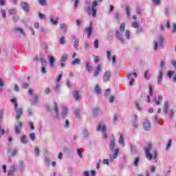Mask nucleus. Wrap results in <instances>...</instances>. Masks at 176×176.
I'll use <instances>...</instances> for the list:
<instances>
[{
	"instance_id": "obj_1",
	"label": "nucleus",
	"mask_w": 176,
	"mask_h": 176,
	"mask_svg": "<svg viewBox=\"0 0 176 176\" xmlns=\"http://www.w3.org/2000/svg\"><path fill=\"white\" fill-rule=\"evenodd\" d=\"M144 149L146 159L150 161L153 159L155 163H157V150L154 149L152 151V153H151V151L152 150L151 144H148L147 146L144 148Z\"/></svg>"
},
{
	"instance_id": "obj_2",
	"label": "nucleus",
	"mask_w": 176,
	"mask_h": 176,
	"mask_svg": "<svg viewBox=\"0 0 176 176\" xmlns=\"http://www.w3.org/2000/svg\"><path fill=\"white\" fill-rule=\"evenodd\" d=\"M97 6H98V1H94L91 6H89L87 8V12H88V14L89 16H92L93 17H96V14L97 13V9H96V8H97Z\"/></svg>"
},
{
	"instance_id": "obj_3",
	"label": "nucleus",
	"mask_w": 176,
	"mask_h": 176,
	"mask_svg": "<svg viewBox=\"0 0 176 176\" xmlns=\"http://www.w3.org/2000/svg\"><path fill=\"white\" fill-rule=\"evenodd\" d=\"M10 101L14 103L15 112L16 113V120H19L23 113V110L21 109V108H19V104H17L16 98H12Z\"/></svg>"
},
{
	"instance_id": "obj_4",
	"label": "nucleus",
	"mask_w": 176,
	"mask_h": 176,
	"mask_svg": "<svg viewBox=\"0 0 176 176\" xmlns=\"http://www.w3.org/2000/svg\"><path fill=\"white\" fill-rule=\"evenodd\" d=\"M96 130L98 131H102L103 133V137L105 140H107V133H105V131L107 130V126H105V124L104 123H100L98 125V127L96 128Z\"/></svg>"
},
{
	"instance_id": "obj_5",
	"label": "nucleus",
	"mask_w": 176,
	"mask_h": 176,
	"mask_svg": "<svg viewBox=\"0 0 176 176\" xmlns=\"http://www.w3.org/2000/svg\"><path fill=\"white\" fill-rule=\"evenodd\" d=\"M110 79H111V72L109 70H107L103 74V82L107 83V82H109Z\"/></svg>"
},
{
	"instance_id": "obj_6",
	"label": "nucleus",
	"mask_w": 176,
	"mask_h": 176,
	"mask_svg": "<svg viewBox=\"0 0 176 176\" xmlns=\"http://www.w3.org/2000/svg\"><path fill=\"white\" fill-rule=\"evenodd\" d=\"M34 60L36 61H39V60H41V65L42 67H46V65H47V63H46V60L45 59V58H43V56H37L34 58Z\"/></svg>"
},
{
	"instance_id": "obj_7",
	"label": "nucleus",
	"mask_w": 176,
	"mask_h": 176,
	"mask_svg": "<svg viewBox=\"0 0 176 176\" xmlns=\"http://www.w3.org/2000/svg\"><path fill=\"white\" fill-rule=\"evenodd\" d=\"M143 127L146 131H149L151 130V122H149V120H144L143 122Z\"/></svg>"
},
{
	"instance_id": "obj_8",
	"label": "nucleus",
	"mask_w": 176,
	"mask_h": 176,
	"mask_svg": "<svg viewBox=\"0 0 176 176\" xmlns=\"http://www.w3.org/2000/svg\"><path fill=\"white\" fill-rule=\"evenodd\" d=\"M133 76H135V78H137V73H131L127 75L128 79L131 80L129 82L130 86H133V82H134V78Z\"/></svg>"
},
{
	"instance_id": "obj_9",
	"label": "nucleus",
	"mask_w": 176,
	"mask_h": 176,
	"mask_svg": "<svg viewBox=\"0 0 176 176\" xmlns=\"http://www.w3.org/2000/svg\"><path fill=\"white\" fill-rule=\"evenodd\" d=\"M85 31L88 34V38H90V35H91V31H93V22H90L89 26L85 28Z\"/></svg>"
},
{
	"instance_id": "obj_10",
	"label": "nucleus",
	"mask_w": 176,
	"mask_h": 176,
	"mask_svg": "<svg viewBox=\"0 0 176 176\" xmlns=\"http://www.w3.org/2000/svg\"><path fill=\"white\" fill-rule=\"evenodd\" d=\"M14 173H16V166H14V165H12L10 166V170L8 172V175L14 176Z\"/></svg>"
},
{
	"instance_id": "obj_11",
	"label": "nucleus",
	"mask_w": 176,
	"mask_h": 176,
	"mask_svg": "<svg viewBox=\"0 0 176 176\" xmlns=\"http://www.w3.org/2000/svg\"><path fill=\"white\" fill-rule=\"evenodd\" d=\"M115 138L113 137L111 140H110V144H109V148H110V151L111 152H113V149H115Z\"/></svg>"
},
{
	"instance_id": "obj_12",
	"label": "nucleus",
	"mask_w": 176,
	"mask_h": 176,
	"mask_svg": "<svg viewBox=\"0 0 176 176\" xmlns=\"http://www.w3.org/2000/svg\"><path fill=\"white\" fill-rule=\"evenodd\" d=\"M21 6L25 12H30V7L28 6V3L21 2Z\"/></svg>"
},
{
	"instance_id": "obj_13",
	"label": "nucleus",
	"mask_w": 176,
	"mask_h": 176,
	"mask_svg": "<svg viewBox=\"0 0 176 176\" xmlns=\"http://www.w3.org/2000/svg\"><path fill=\"white\" fill-rule=\"evenodd\" d=\"M100 69H101V65L98 64L96 67V69L94 70V76L96 78V76H98V74H100Z\"/></svg>"
},
{
	"instance_id": "obj_14",
	"label": "nucleus",
	"mask_w": 176,
	"mask_h": 176,
	"mask_svg": "<svg viewBox=\"0 0 176 176\" xmlns=\"http://www.w3.org/2000/svg\"><path fill=\"white\" fill-rule=\"evenodd\" d=\"M153 93V90L152 89V85H148V94L149 96H147V102H151V98L149 97H151L152 94Z\"/></svg>"
},
{
	"instance_id": "obj_15",
	"label": "nucleus",
	"mask_w": 176,
	"mask_h": 176,
	"mask_svg": "<svg viewBox=\"0 0 176 176\" xmlns=\"http://www.w3.org/2000/svg\"><path fill=\"white\" fill-rule=\"evenodd\" d=\"M21 126H23V124L21 122H18V125L15 126V134H20V130H21Z\"/></svg>"
},
{
	"instance_id": "obj_16",
	"label": "nucleus",
	"mask_w": 176,
	"mask_h": 176,
	"mask_svg": "<svg viewBox=\"0 0 176 176\" xmlns=\"http://www.w3.org/2000/svg\"><path fill=\"white\" fill-rule=\"evenodd\" d=\"M116 38H117V39H118V41H120V42L122 43H123L124 42V39L122 36V33H120V32H119V30L116 31Z\"/></svg>"
},
{
	"instance_id": "obj_17",
	"label": "nucleus",
	"mask_w": 176,
	"mask_h": 176,
	"mask_svg": "<svg viewBox=\"0 0 176 176\" xmlns=\"http://www.w3.org/2000/svg\"><path fill=\"white\" fill-rule=\"evenodd\" d=\"M73 97L76 100V101H79L80 100V95H79V91H74Z\"/></svg>"
},
{
	"instance_id": "obj_18",
	"label": "nucleus",
	"mask_w": 176,
	"mask_h": 176,
	"mask_svg": "<svg viewBox=\"0 0 176 176\" xmlns=\"http://www.w3.org/2000/svg\"><path fill=\"white\" fill-rule=\"evenodd\" d=\"M48 58H49L50 65L52 67H54V61H56L54 56H49Z\"/></svg>"
},
{
	"instance_id": "obj_19",
	"label": "nucleus",
	"mask_w": 176,
	"mask_h": 176,
	"mask_svg": "<svg viewBox=\"0 0 176 176\" xmlns=\"http://www.w3.org/2000/svg\"><path fill=\"white\" fill-rule=\"evenodd\" d=\"M118 144L121 145V146L124 147V139L123 138V134L120 135V138L118 140Z\"/></svg>"
},
{
	"instance_id": "obj_20",
	"label": "nucleus",
	"mask_w": 176,
	"mask_h": 176,
	"mask_svg": "<svg viewBox=\"0 0 176 176\" xmlns=\"http://www.w3.org/2000/svg\"><path fill=\"white\" fill-rule=\"evenodd\" d=\"M162 79H163V70L159 72V76L157 78L158 85H160L162 83Z\"/></svg>"
},
{
	"instance_id": "obj_21",
	"label": "nucleus",
	"mask_w": 176,
	"mask_h": 176,
	"mask_svg": "<svg viewBox=\"0 0 176 176\" xmlns=\"http://www.w3.org/2000/svg\"><path fill=\"white\" fill-rule=\"evenodd\" d=\"M85 66H86L87 72L90 74L91 72V70L93 69V66L90 65V63L89 62L85 63Z\"/></svg>"
},
{
	"instance_id": "obj_22",
	"label": "nucleus",
	"mask_w": 176,
	"mask_h": 176,
	"mask_svg": "<svg viewBox=\"0 0 176 176\" xmlns=\"http://www.w3.org/2000/svg\"><path fill=\"white\" fill-rule=\"evenodd\" d=\"M68 113V109L66 107H63L62 108V116L63 118H65L67 114Z\"/></svg>"
},
{
	"instance_id": "obj_23",
	"label": "nucleus",
	"mask_w": 176,
	"mask_h": 176,
	"mask_svg": "<svg viewBox=\"0 0 176 176\" xmlns=\"http://www.w3.org/2000/svg\"><path fill=\"white\" fill-rule=\"evenodd\" d=\"M109 162H113V158H112V157L110 156V159H104L102 160V163L103 164H107V166H109Z\"/></svg>"
},
{
	"instance_id": "obj_24",
	"label": "nucleus",
	"mask_w": 176,
	"mask_h": 176,
	"mask_svg": "<svg viewBox=\"0 0 176 176\" xmlns=\"http://www.w3.org/2000/svg\"><path fill=\"white\" fill-rule=\"evenodd\" d=\"M162 100H163V96H160L158 97V100H156V97H154L153 98V101H155L156 105H160V101H162Z\"/></svg>"
},
{
	"instance_id": "obj_25",
	"label": "nucleus",
	"mask_w": 176,
	"mask_h": 176,
	"mask_svg": "<svg viewBox=\"0 0 176 176\" xmlns=\"http://www.w3.org/2000/svg\"><path fill=\"white\" fill-rule=\"evenodd\" d=\"M67 60H68V54L65 53L62 55L60 61L65 63V61H67Z\"/></svg>"
},
{
	"instance_id": "obj_26",
	"label": "nucleus",
	"mask_w": 176,
	"mask_h": 176,
	"mask_svg": "<svg viewBox=\"0 0 176 176\" xmlns=\"http://www.w3.org/2000/svg\"><path fill=\"white\" fill-rule=\"evenodd\" d=\"M164 112L167 113L168 112V108H170V105L168 104V101H166L164 104Z\"/></svg>"
},
{
	"instance_id": "obj_27",
	"label": "nucleus",
	"mask_w": 176,
	"mask_h": 176,
	"mask_svg": "<svg viewBox=\"0 0 176 176\" xmlns=\"http://www.w3.org/2000/svg\"><path fill=\"white\" fill-rule=\"evenodd\" d=\"M32 105H36V104H38V95H35L34 97H33V99L31 100Z\"/></svg>"
},
{
	"instance_id": "obj_28",
	"label": "nucleus",
	"mask_w": 176,
	"mask_h": 176,
	"mask_svg": "<svg viewBox=\"0 0 176 176\" xmlns=\"http://www.w3.org/2000/svg\"><path fill=\"white\" fill-rule=\"evenodd\" d=\"M100 113H101V111H100V109L96 107L94 109V111H93L94 116H97V115H98Z\"/></svg>"
},
{
	"instance_id": "obj_29",
	"label": "nucleus",
	"mask_w": 176,
	"mask_h": 176,
	"mask_svg": "<svg viewBox=\"0 0 176 176\" xmlns=\"http://www.w3.org/2000/svg\"><path fill=\"white\" fill-rule=\"evenodd\" d=\"M80 64V58H75L72 62V65H76Z\"/></svg>"
},
{
	"instance_id": "obj_30",
	"label": "nucleus",
	"mask_w": 176,
	"mask_h": 176,
	"mask_svg": "<svg viewBox=\"0 0 176 176\" xmlns=\"http://www.w3.org/2000/svg\"><path fill=\"white\" fill-rule=\"evenodd\" d=\"M138 118V117L137 116V115L135 114V116H134L135 121H134V123H133V127L135 129H138V122H137Z\"/></svg>"
},
{
	"instance_id": "obj_31",
	"label": "nucleus",
	"mask_w": 176,
	"mask_h": 176,
	"mask_svg": "<svg viewBox=\"0 0 176 176\" xmlns=\"http://www.w3.org/2000/svg\"><path fill=\"white\" fill-rule=\"evenodd\" d=\"M118 155H119V148H116L113 155V159H116V157H118Z\"/></svg>"
},
{
	"instance_id": "obj_32",
	"label": "nucleus",
	"mask_w": 176,
	"mask_h": 176,
	"mask_svg": "<svg viewBox=\"0 0 176 176\" xmlns=\"http://www.w3.org/2000/svg\"><path fill=\"white\" fill-rule=\"evenodd\" d=\"M50 20L51 23H52L54 25H57L58 24V19H53L52 16L50 17Z\"/></svg>"
},
{
	"instance_id": "obj_33",
	"label": "nucleus",
	"mask_w": 176,
	"mask_h": 176,
	"mask_svg": "<svg viewBox=\"0 0 176 176\" xmlns=\"http://www.w3.org/2000/svg\"><path fill=\"white\" fill-rule=\"evenodd\" d=\"M60 30H63V32H67V25L62 23L60 25Z\"/></svg>"
},
{
	"instance_id": "obj_34",
	"label": "nucleus",
	"mask_w": 176,
	"mask_h": 176,
	"mask_svg": "<svg viewBox=\"0 0 176 176\" xmlns=\"http://www.w3.org/2000/svg\"><path fill=\"white\" fill-rule=\"evenodd\" d=\"M38 2L41 6H46L47 5L46 0H38Z\"/></svg>"
},
{
	"instance_id": "obj_35",
	"label": "nucleus",
	"mask_w": 176,
	"mask_h": 176,
	"mask_svg": "<svg viewBox=\"0 0 176 176\" xmlns=\"http://www.w3.org/2000/svg\"><path fill=\"white\" fill-rule=\"evenodd\" d=\"M163 36H160L159 37V40H158V46H162L163 45Z\"/></svg>"
},
{
	"instance_id": "obj_36",
	"label": "nucleus",
	"mask_w": 176,
	"mask_h": 176,
	"mask_svg": "<svg viewBox=\"0 0 176 176\" xmlns=\"http://www.w3.org/2000/svg\"><path fill=\"white\" fill-rule=\"evenodd\" d=\"M131 27H133V28H139V25L137 21H133L131 23Z\"/></svg>"
},
{
	"instance_id": "obj_37",
	"label": "nucleus",
	"mask_w": 176,
	"mask_h": 176,
	"mask_svg": "<svg viewBox=\"0 0 176 176\" xmlns=\"http://www.w3.org/2000/svg\"><path fill=\"white\" fill-rule=\"evenodd\" d=\"M124 30H126V26L124 25V23H121L120 26V32H123L124 31Z\"/></svg>"
},
{
	"instance_id": "obj_38",
	"label": "nucleus",
	"mask_w": 176,
	"mask_h": 176,
	"mask_svg": "<svg viewBox=\"0 0 176 176\" xmlns=\"http://www.w3.org/2000/svg\"><path fill=\"white\" fill-rule=\"evenodd\" d=\"M148 74H149V70L147 69L144 72V78L146 79V80H149L150 78L149 76H148Z\"/></svg>"
},
{
	"instance_id": "obj_39",
	"label": "nucleus",
	"mask_w": 176,
	"mask_h": 176,
	"mask_svg": "<svg viewBox=\"0 0 176 176\" xmlns=\"http://www.w3.org/2000/svg\"><path fill=\"white\" fill-rule=\"evenodd\" d=\"M88 136H89V131H87V130H84V131L82 132L83 138H87Z\"/></svg>"
},
{
	"instance_id": "obj_40",
	"label": "nucleus",
	"mask_w": 176,
	"mask_h": 176,
	"mask_svg": "<svg viewBox=\"0 0 176 176\" xmlns=\"http://www.w3.org/2000/svg\"><path fill=\"white\" fill-rule=\"evenodd\" d=\"M38 17L41 19V20H46V15L39 12L38 13Z\"/></svg>"
},
{
	"instance_id": "obj_41",
	"label": "nucleus",
	"mask_w": 176,
	"mask_h": 176,
	"mask_svg": "<svg viewBox=\"0 0 176 176\" xmlns=\"http://www.w3.org/2000/svg\"><path fill=\"white\" fill-rule=\"evenodd\" d=\"M95 93H96V94H100V85L98 84L95 87Z\"/></svg>"
},
{
	"instance_id": "obj_42",
	"label": "nucleus",
	"mask_w": 176,
	"mask_h": 176,
	"mask_svg": "<svg viewBox=\"0 0 176 176\" xmlns=\"http://www.w3.org/2000/svg\"><path fill=\"white\" fill-rule=\"evenodd\" d=\"M78 46H79V38L76 39L74 43V47H75V49H76Z\"/></svg>"
},
{
	"instance_id": "obj_43",
	"label": "nucleus",
	"mask_w": 176,
	"mask_h": 176,
	"mask_svg": "<svg viewBox=\"0 0 176 176\" xmlns=\"http://www.w3.org/2000/svg\"><path fill=\"white\" fill-rule=\"evenodd\" d=\"M17 13V10L14 8L9 10V14H16Z\"/></svg>"
},
{
	"instance_id": "obj_44",
	"label": "nucleus",
	"mask_w": 176,
	"mask_h": 176,
	"mask_svg": "<svg viewBox=\"0 0 176 176\" xmlns=\"http://www.w3.org/2000/svg\"><path fill=\"white\" fill-rule=\"evenodd\" d=\"M54 107L55 113L57 115V113L58 112V108L57 107V102H54Z\"/></svg>"
},
{
	"instance_id": "obj_45",
	"label": "nucleus",
	"mask_w": 176,
	"mask_h": 176,
	"mask_svg": "<svg viewBox=\"0 0 176 176\" xmlns=\"http://www.w3.org/2000/svg\"><path fill=\"white\" fill-rule=\"evenodd\" d=\"M15 31H16L17 32H20L21 34H23L24 35V31L23 30V29H21V28H16Z\"/></svg>"
},
{
	"instance_id": "obj_46",
	"label": "nucleus",
	"mask_w": 176,
	"mask_h": 176,
	"mask_svg": "<svg viewBox=\"0 0 176 176\" xmlns=\"http://www.w3.org/2000/svg\"><path fill=\"white\" fill-rule=\"evenodd\" d=\"M23 165H24V162H23V161H21L19 162V170H20V171H23V168H24Z\"/></svg>"
},
{
	"instance_id": "obj_47",
	"label": "nucleus",
	"mask_w": 176,
	"mask_h": 176,
	"mask_svg": "<svg viewBox=\"0 0 176 176\" xmlns=\"http://www.w3.org/2000/svg\"><path fill=\"white\" fill-rule=\"evenodd\" d=\"M125 37L126 39H130V30H126Z\"/></svg>"
},
{
	"instance_id": "obj_48",
	"label": "nucleus",
	"mask_w": 176,
	"mask_h": 176,
	"mask_svg": "<svg viewBox=\"0 0 176 176\" xmlns=\"http://www.w3.org/2000/svg\"><path fill=\"white\" fill-rule=\"evenodd\" d=\"M138 162H140V158L136 157L133 162V165L137 167L138 166Z\"/></svg>"
},
{
	"instance_id": "obj_49",
	"label": "nucleus",
	"mask_w": 176,
	"mask_h": 176,
	"mask_svg": "<svg viewBox=\"0 0 176 176\" xmlns=\"http://www.w3.org/2000/svg\"><path fill=\"white\" fill-rule=\"evenodd\" d=\"M2 18L6 19V10L1 9Z\"/></svg>"
},
{
	"instance_id": "obj_50",
	"label": "nucleus",
	"mask_w": 176,
	"mask_h": 176,
	"mask_svg": "<svg viewBox=\"0 0 176 176\" xmlns=\"http://www.w3.org/2000/svg\"><path fill=\"white\" fill-rule=\"evenodd\" d=\"M21 142L22 144H27V138L25 136L21 138Z\"/></svg>"
},
{
	"instance_id": "obj_51",
	"label": "nucleus",
	"mask_w": 176,
	"mask_h": 176,
	"mask_svg": "<svg viewBox=\"0 0 176 176\" xmlns=\"http://www.w3.org/2000/svg\"><path fill=\"white\" fill-rule=\"evenodd\" d=\"M126 14L128 17L130 16V8L129 6H126Z\"/></svg>"
},
{
	"instance_id": "obj_52",
	"label": "nucleus",
	"mask_w": 176,
	"mask_h": 176,
	"mask_svg": "<svg viewBox=\"0 0 176 176\" xmlns=\"http://www.w3.org/2000/svg\"><path fill=\"white\" fill-rule=\"evenodd\" d=\"M60 45H64V43H65V36L60 37Z\"/></svg>"
},
{
	"instance_id": "obj_53",
	"label": "nucleus",
	"mask_w": 176,
	"mask_h": 176,
	"mask_svg": "<svg viewBox=\"0 0 176 176\" xmlns=\"http://www.w3.org/2000/svg\"><path fill=\"white\" fill-rule=\"evenodd\" d=\"M28 86H30V85L28 82H24L22 83L23 89H28Z\"/></svg>"
},
{
	"instance_id": "obj_54",
	"label": "nucleus",
	"mask_w": 176,
	"mask_h": 176,
	"mask_svg": "<svg viewBox=\"0 0 176 176\" xmlns=\"http://www.w3.org/2000/svg\"><path fill=\"white\" fill-rule=\"evenodd\" d=\"M94 46L95 49H98V39L95 40L94 43Z\"/></svg>"
},
{
	"instance_id": "obj_55",
	"label": "nucleus",
	"mask_w": 176,
	"mask_h": 176,
	"mask_svg": "<svg viewBox=\"0 0 176 176\" xmlns=\"http://www.w3.org/2000/svg\"><path fill=\"white\" fill-rule=\"evenodd\" d=\"M173 116H174V110L171 109L169 111V118L172 119Z\"/></svg>"
},
{
	"instance_id": "obj_56",
	"label": "nucleus",
	"mask_w": 176,
	"mask_h": 176,
	"mask_svg": "<svg viewBox=\"0 0 176 176\" xmlns=\"http://www.w3.org/2000/svg\"><path fill=\"white\" fill-rule=\"evenodd\" d=\"M30 140H31V141H35V133H31L30 135Z\"/></svg>"
},
{
	"instance_id": "obj_57",
	"label": "nucleus",
	"mask_w": 176,
	"mask_h": 176,
	"mask_svg": "<svg viewBox=\"0 0 176 176\" xmlns=\"http://www.w3.org/2000/svg\"><path fill=\"white\" fill-rule=\"evenodd\" d=\"M77 153L80 159L83 157V155H82V151H80V149H77Z\"/></svg>"
},
{
	"instance_id": "obj_58",
	"label": "nucleus",
	"mask_w": 176,
	"mask_h": 176,
	"mask_svg": "<svg viewBox=\"0 0 176 176\" xmlns=\"http://www.w3.org/2000/svg\"><path fill=\"white\" fill-rule=\"evenodd\" d=\"M170 64L174 67V68L176 69V60H170Z\"/></svg>"
},
{
	"instance_id": "obj_59",
	"label": "nucleus",
	"mask_w": 176,
	"mask_h": 176,
	"mask_svg": "<svg viewBox=\"0 0 176 176\" xmlns=\"http://www.w3.org/2000/svg\"><path fill=\"white\" fill-rule=\"evenodd\" d=\"M85 48L87 50L90 49V45L89 44V42L87 41L85 42Z\"/></svg>"
},
{
	"instance_id": "obj_60",
	"label": "nucleus",
	"mask_w": 176,
	"mask_h": 176,
	"mask_svg": "<svg viewBox=\"0 0 176 176\" xmlns=\"http://www.w3.org/2000/svg\"><path fill=\"white\" fill-rule=\"evenodd\" d=\"M63 72L60 74H59L56 79V82H60L61 80V79L63 78Z\"/></svg>"
},
{
	"instance_id": "obj_61",
	"label": "nucleus",
	"mask_w": 176,
	"mask_h": 176,
	"mask_svg": "<svg viewBox=\"0 0 176 176\" xmlns=\"http://www.w3.org/2000/svg\"><path fill=\"white\" fill-rule=\"evenodd\" d=\"M34 153H35L36 155L39 156V153H40L39 148H34Z\"/></svg>"
},
{
	"instance_id": "obj_62",
	"label": "nucleus",
	"mask_w": 176,
	"mask_h": 176,
	"mask_svg": "<svg viewBox=\"0 0 176 176\" xmlns=\"http://www.w3.org/2000/svg\"><path fill=\"white\" fill-rule=\"evenodd\" d=\"M154 5H160V0H152Z\"/></svg>"
},
{
	"instance_id": "obj_63",
	"label": "nucleus",
	"mask_w": 176,
	"mask_h": 176,
	"mask_svg": "<svg viewBox=\"0 0 176 176\" xmlns=\"http://www.w3.org/2000/svg\"><path fill=\"white\" fill-rule=\"evenodd\" d=\"M107 60H109V61H111V51H107Z\"/></svg>"
},
{
	"instance_id": "obj_64",
	"label": "nucleus",
	"mask_w": 176,
	"mask_h": 176,
	"mask_svg": "<svg viewBox=\"0 0 176 176\" xmlns=\"http://www.w3.org/2000/svg\"><path fill=\"white\" fill-rule=\"evenodd\" d=\"M19 16L18 15H14L13 17H12V19H13V21H19Z\"/></svg>"
}]
</instances>
